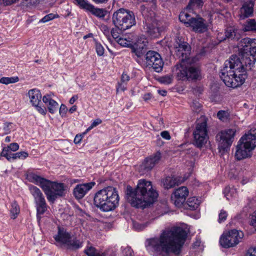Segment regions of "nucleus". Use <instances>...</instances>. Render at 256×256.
I'll return each mask as SVG.
<instances>
[{
  "label": "nucleus",
  "instance_id": "338daca9",
  "mask_svg": "<svg viewBox=\"0 0 256 256\" xmlns=\"http://www.w3.org/2000/svg\"><path fill=\"white\" fill-rule=\"evenodd\" d=\"M192 106L195 109L196 112H197L200 110L201 108V104L198 102H194Z\"/></svg>",
  "mask_w": 256,
  "mask_h": 256
},
{
  "label": "nucleus",
  "instance_id": "69168bd1",
  "mask_svg": "<svg viewBox=\"0 0 256 256\" xmlns=\"http://www.w3.org/2000/svg\"><path fill=\"white\" fill-rule=\"evenodd\" d=\"M132 250L130 248H126L124 250V256H131Z\"/></svg>",
  "mask_w": 256,
  "mask_h": 256
},
{
  "label": "nucleus",
  "instance_id": "864d4df0",
  "mask_svg": "<svg viewBox=\"0 0 256 256\" xmlns=\"http://www.w3.org/2000/svg\"><path fill=\"white\" fill-rule=\"evenodd\" d=\"M160 136L162 138L166 140H170L171 138V136H170L169 132L166 130H164L161 132Z\"/></svg>",
  "mask_w": 256,
  "mask_h": 256
},
{
  "label": "nucleus",
  "instance_id": "20e7f679",
  "mask_svg": "<svg viewBox=\"0 0 256 256\" xmlns=\"http://www.w3.org/2000/svg\"><path fill=\"white\" fill-rule=\"evenodd\" d=\"M119 200L118 192L112 187H108L98 191L94 198L95 206L105 212L114 210L118 206Z\"/></svg>",
  "mask_w": 256,
  "mask_h": 256
},
{
  "label": "nucleus",
  "instance_id": "9d476101",
  "mask_svg": "<svg viewBox=\"0 0 256 256\" xmlns=\"http://www.w3.org/2000/svg\"><path fill=\"white\" fill-rule=\"evenodd\" d=\"M236 130L234 128H228L219 132L216 136L218 142V148L220 152L224 154L227 152L234 141Z\"/></svg>",
  "mask_w": 256,
  "mask_h": 256
},
{
  "label": "nucleus",
  "instance_id": "5fc2aeb1",
  "mask_svg": "<svg viewBox=\"0 0 256 256\" xmlns=\"http://www.w3.org/2000/svg\"><path fill=\"white\" fill-rule=\"evenodd\" d=\"M8 146L12 152H16L19 148V146L16 142L11 143Z\"/></svg>",
  "mask_w": 256,
  "mask_h": 256
},
{
  "label": "nucleus",
  "instance_id": "680f3d73",
  "mask_svg": "<svg viewBox=\"0 0 256 256\" xmlns=\"http://www.w3.org/2000/svg\"><path fill=\"white\" fill-rule=\"evenodd\" d=\"M82 135L81 134H76L74 138V142L76 144H78L81 142L82 139Z\"/></svg>",
  "mask_w": 256,
  "mask_h": 256
},
{
  "label": "nucleus",
  "instance_id": "2f4dec72",
  "mask_svg": "<svg viewBox=\"0 0 256 256\" xmlns=\"http://www.w3.org/2000/svg\"><path fill=\"white\" fill-rule=\"evenodd\" d=\"M88 256H105L104 253L100 254L98 250L92 246H88L84 250Z\"/></svg>",
  "mask_w": 256,
  "mask_h": 256
},
{
  "label": "nucleus",
  "instance_id": "9b49d317",
  "mask_svg": "<svg viewBox=\"0 0 256 256\" xmlns=\"http://www.w3.org/2000/svg\"><path fill=\"white\" fill-rule=\"evenodd\" d=\"M244 236L242 232L233 229L223 234L220 238V243L224 248L234 247L241 241Z\"/></svg>",
  "mask_w": 256,
  "mask_h": 256
},
{
  "label": "nucleus",
  "instance_id": "f257e3e1",
  "mask_svg": "<svg viewBox=\"0 0 256 256\" xmlns=\"http://www.w3.org/2000/svg\"><path fill=\"white\" fill-rule=\"evenodd\" d=\"M240 60L232 55L226 60L221 70L220 77L228 87L236 88L242 85L246 78V67L252 66L256 60V39L246 38L240 43Z\"/></svg>",
  "mask_w": 256,
  "mask_h": 256
},
{
  "label": "nucleus",
  "instance_id": "ddd939ff",
  "mask_svg": "<svg viewBox=\"0 0 256 256\" xmlns=\"http://www.w3.org/2000/svg\"><path fill=\"white\" fill-rule=\"evenodd\" d=\"M146 66L152 68L157 72H160L163 68L164 62L160 55L157 52L149 50L145 56Z\"/></svg>",
  "mask_w": 256,
  "mask_h": 256
},
{
  "label": "nucleus",
  "instance_id": "412c9836",
  "mask_svg": "<svg viewBox=\"0 0 256 256\" xmlns=\"http://www.w3.org/2000/svg\"><path fill=\"white\" fill-rule=\"evenodd\" d=\"M54 238L57 242V246H66L70 238V234L64 228L58 227V234L54 236Z\"/></svg>",
  "mask_w": 256,
  "mask_h": 256
},
{
  "label": "nucleus",
  "instance_id": "3c124183",
  "mask_svg": "<svg viewBox=\"0 0 256 256\" xmlns=\"http://www.w3.org/2000/svg\"><path fill=\"white\" fill-rule=\"evenodd\" d=\"M202 0H190L188 6H200L202 5Z\"/></svg>",
  "mask_w": 256,
  "mask_h": 256
},
{
  "label": "nucleus",
  "instance_id": "37998d69",
  "mask_svg": "<svg viewBox=\"0 0 256 256\" xmlns=\"http://www.w3.org/2000/svg\"><path fill=\"white\" fill-rule=\"evenodd\" d=\"M172 76L166 75L160 78V82L164 84H168L172 83Z\"/></svg>",
  "mask_w": 256,
  "mask_h": 256
},
{
  "label": "nucleus",
  "instance_id": "13d9d810",
  "mask_svg": "<svg viewBox=\"0 0 256 256\" xmlns=\"http://www.w3.org/2000/svg\"><path fill=\"white\" fill-rule=\"evenodd\" d=\"M250 224L255 228L256 230V212H254L252 216Z\"/></svg>",
  "mask_w": 256,
  "mask_h": 256
},
{
  "label": "nucleus",
  "instance_id": "e2e57ef3",
  "mask_svg": "<svg viewBox=\"0 0 256 256\" xmlns=\"http://www.w3.org/2000/svg\"><path fill=\"white\" fill-rule=\"evenodd\" d=\"M130 80V77L129 76L124 73H123L122 78H121V81L123 82H126Z\"/></svg>",
  "mask_w": 256,
  "mask_h": 256
},
{
  "label": "nucleus",
  "instance_id": "de8ad7c7",
  "mask_svg": "<svg viewBox=\"0 0 256 256\" xmlns=\"http://www.w3.org/2000/svg\"><path fill=\"white\" fill-rule=\"evenodd\" d=\"M37 2V0H23L22 2V5L24 6L28 7L35 5Z\"/></svg>",
  "mask_w": 256,
  "mask_h": 256
},
{
  "label": "nucleus",
  "instance_id": "39448f33",
  "mask_svg": "<svg viewBox=\"0 0 256 256\" xmlns=\"http://www.w3.org/2000/svg\"><path fill=\"white\" fill-rule=\"evenodd\" d=\"M32 178H34L35 184L42 188L50 203H54L58 198L66 195V186L64 183L52 182L44 177Z\"/></svg>",
  "mask_w": 256,
  "mask_h": 256
},
{
  "label": "nucleus",
  "instance_id": "72a5a7b5",
  "mask_svg": "<svg viewBox=\"0 0 256 256\" xmlns=\"http://www.w3.org/2000/svg\"><path fill=\"white\" fill-rule=\"evenodd\" d=\"M10 210L11 218L15 219L20 212V208L16 202L14 201L12 203Z\"/></svg>",
  "mask_w": 256,
  "mask_h": 256
},
{
  "label": "nucleus",
  "instance_id": "5701e85b",
  "mask_svg": "<svg viewBox=\"0 0 256 256\" xmlns=\"http://www.w3.org/2000/svg\"><path fill=\"white\" fill-rule=\"evenodd\" d=\"M254 4L251 2H245L240 10L239 16L241 19H244L252 16L254 12Z\"/></svg>",
  "mask_w": 256,
  "mask_h": 256
},
{
  "label": "nucleus",
  "instance_id": "f03ea898",
  "mask_svg": "<svg viewBox=\"0 0 256 256\" xmlns=\"http://www.w3.org/2000/svg\"><path fill=\"white\" fill-rule=\"evenodd\" d=\"M186 230L180 227H173L163 230L159 238L148 240V246L154 251L180 254L187 238Z\"/></svg>",
  "mask_w": 256,
  "mask_h": 256
},
{
  "label": "nucleus",
  "instance_id": "c756f323",
  "mask_svg": "<svg viewBox=\"0 0 256 256\" xmlns=\"http://www.w3.org/2000/svg\"><path fill=\"white\" fill-rule=\"evenodd\" d=\"M134 36H132L130 38L128 36H126L124 38H120L116 40L118 43L122 46L125 47H131L134 44Z\"/></svg>",
  "mask_w": 256,
  "mask_h": 256
},
{
  "label": "nucleus",
  "instance_id": "603ef678",
  "mask_svg": "<svg viewBox=\"0 0 256 256\" xmlns=\"http://www.w3.org/2000/svg\"><path fill=\"white\" fill-rule=\"evenodd\" d=\"M110 33L112 38L115 40H118V38H120L119 33L118 32V31L116 28H112L111 30Z\"/></svg>",
  "mask_w": 256,
  "mask_h": 256
},
{
  "label": "nucleus",
  "instance_id": "aec40b11",
  "mask_svg": "<svg viewBox=\"0 0 256 256\" xmlns=\"http://www.w3.org/2000/svg\"><path fill=\"white\" fill-rule=\"evenodd\" d=\"M240 140L252 150H254L256 147V130H250Z\"/></svg>",
  "mask_w": 256,
  "mask_h": 256
},
{
  "label": "nucleus",
  "instance_id": "4468645a",
  "mask_svg": "<svg viewBox=\"0 0 256 256\" xmlns=\"http://www.w3.org/2000/svg\"><path fill=\"white\" fill-rule=\"evenodd\" d=\"M28 96L32 106L36 108L39 113L45 115L46 113V108L44 106H40V102L42 99V94L40 91L36 88L30 90L28 93Z\"/></svg>",
  "mask_w": 256,
  "mask_h": 256
},
{
  "label": "nucleus",
  "instance_id": "7ed1b4c3",
  "mask_svg": "<svg viewBox=\"0 0 256 256\" xmlns=\"http://www.w3.org/2000/svg\"><path fill=\"white\" fill-rule=\"evenodd\" d=\"M128 202L134 207L144 208L153 204L157 199L158 193L150 181L142 179L138 180L133 188L128 186L126 191Z\"/></svg>",
  "mask_w": 256,
  "mask_h": 256
},
{
  "label": "nucleus",
  "instance_id": "c85d7f7f",
  "mask_svg": "<svg viewBox=\"0 0 256 256\" xmlns=\"http://www.w3.org/2000/svg\"><path fill=\"white\" fill-rule=\"evenodd\" d=\"M86 10L90 12L92 14L100 18H104L106 14V11L104 9L95 8L91 4L89 6Z\"/></svg>",
  "mask_w": 256,
  "mask_h": 256
},
{
  "label": "nucleus",
  "instance_id": "ea45409f",
  "mask_svg": "<svg viewBox=\"0 0 256 256\" xmlns=\"http://www.w3.org/2000/svg\"><path fill=\"white\" fill-rule=\"evenodd\" d=\"M13 128V124L10 122H5L3 124L2 130L4 134H8L10 133L12 129Z\"/></svg>",
  "mask_w": 256,
  "mask_h": 256
},
{
  "label": "nucleus",
  "instance_id": "09e8293b",
  "mask_svg": "<svg viewBox=\"0 0 256 256\" xmlns=\"http://www.w3.org/2000/svg\"><path fill=\"white\" fill-rule=\"evenodd\" d=\"M184 44H188L186 42H185L182 40V39H180L178 38L176 40V44H175V48L176 50V51L178 50V49H180V48H182V45H183Z\"/></svg>",
  "mask_w": 256,
  "mask_h": 256
},
{
  "label": "nucleus",
  "instance_id": "0eeeda50",
  "mask_svg": "<svg viewBox=\"0 0 256 256\" xmlns=\"http://www.w3.org/2000/svg\"><path fill=\"white\" fill-rule=\"evenodd\" d=\"M142 14L144 18L143 29L144 32L152 37L158 36L164 30L163 27L156 21V14L148 6H144Z\"/></svg>",
  "mask_w": 256,
  "mask_h": 256
},
{
  "label": "nucleus",
  "instance_id": "f704fd0d",
  "mask_svg": "<svg viewBox=\"0 0 256 256\" xmlns=\"http://www.w3.org/2000/svg\"><path fill=\"white\" fill-rule=\"evenodd\" d=\"M244 30L246 32H256V22L254 20L251 19L248 20L244 25Z\"/></svg>",
  "mask_w": 256,
  "mask_h": 256
},
{
  "label": "nucleus",
  "instance_id": "0e129e2a",
  "mask_svg": "<svg viewBox=\"0 0 256 256\" xmlns=\"http://www.w3.org/2000/svg\"><path fill=\"white\" fill-rule=\"evenodd\" d=\"M136 42H140V44H148L147 40L144 36L138 38Z\"/></svg>",
  "mask_w": 256,
  "mask_h": 256
},
{
  "label": "nucleus",
  "instance_id": "49530a36",
  "mask_svg": "<svg viewBox=\"0 0 256 256\" xmlns=\"http://www.w3.org/2000/svg\"><path fill=\"white\" fill-rule=\"evenodd\" d=\"M25 176H40V173L37 170L30 168L26 172Z\"/></svg>",
  "mask_w": 256,
  "mask_h": 256
},
{
  "label": "nucleus",
  "instance_id": "6e6d98bb",
  "mask_svg": "<svg viewBox=\"0 0 256 256\" xmlns=\"http://www.w3.org/2000/svg\"><path fill=\"white\" fill-rule=\"evenodd\" d=\"M67 110V108L64 104H61L59 110L60 115L62 116H64L66 114Z\"/></svg>",
  "mask_w": 256,
  "mask_h": 256
},
{
  "label": "nucleus",
  "instance_id": "c9c22d12",
  "mask_svg": "<svg viewBox=\"0 0 256 256\" xmlns=\"http://www.w3.org/2000/svg\"><path fill=\"white\" fill-rule=\"evenodd\" d=\"M217 116L221 121L226 122L230 118V114L228 111L220 110L217 114Z\"/></svg>",
  "mask_w": 256,
  "mask_h": 256
},
{
  "label": "nucleus",
  "instance_id": "cd10ccee",
  "mask_svg": "<svg viewBox=\"0 0 256 256\" xmlns=\"http://www.w3.org/2000/svg\"><path fill=\"white\" fill-rule=\"evenodd\" d=\"M146 46L147 44L136 42L132 44V50L138 57H140L144 52Z\"/></svg>",
  "mask_w": 256,
  "mask_h": 256
},
{
  "label": "nucleus",
  "instance_id": "4d7b16f0",
  "mask_svg": "<svg viewBox=\"0 0 256 256\" xmlns=\"http://www.w3.org/2000/svg\"><path fill=\"white\" fill-rule=\"evenodd\" d=\"M246 256H256V248H252L248 250Z\"/></svg>",
  "mask_w": 256,
  "mask_h": 256
},
{
  "label": "nucleus",
  "instance_id": "b1692460",
  "mask_svg": "<svg viewBox=\"0 0 256 256\" xmlns=\"http://www.w3.org/2000/svg\"><path fill=\"white\" fill-rule=\"evenodd\" d=\"M43 102L46 104L48 112L51 114H54L58 110V103L52 100L50 95H46L43 96Z\"/></svg>",
  "mask_w": 256,
  "mask_h": 256
},
{
  "label": "nucleus",
  "instance_id": "393cba45",
  "mask_svg": "<svg viewBox=\"0 0 256 256\" xmlns=\"http://www.w3.org/2000/svg\"><path fill=\"white\" fill-rule=\"evenodd\" d=\"M200 201L197 198H190L186 203L183 204L185 208L193 210H196L200 206Z\"/></svg>",
  "mask_w": 256,
  "mask_h": 256
},
{
  "label": "nucleus",
  "instance_id": "a19ab883",
  "mask_svg": "<svg viewBox=\"0 0 256 256\" xmlns=\"http://www.w3.org/2000/svg\"><path fill=\"white\" fill-rule=\"evenodd\" d=\"M58 17V15L57 14H50L46 16H45L44 18H42L40 20V22H46L50 20H52L55 18H57Z\"/></svg>",
  "mask_w": 256,
  "mask_h": 256
},
{
  "label": "nucleus",
  "instance_id": "c03bdc74",
  "mask_svg": "<svg viewBox=\"0 0 256 256\" xmlns=\"http://www.w3.org/2000/svg\"><path fill=\"white\" fill-rule=\"evenodd\" d=\"M82 8L87 10L90 4L88 1L85 0H74Z\"/></svg>",
  "mask_w": 256,
  "mask_h": 256
},
{
  "label": "nucleus",
  "instance_id": "dca6fc26",
  "mask_svg": "<svg viewBox=\"0 0 256 256\" xmlns=\"http://www.w3.org/2000/svg\"><path fill=\"white\" fill-rule=\"evenodd\" d=\"M161 158L160 152H156L154 156L147 158L140 166V174H144L150 170L160 161Z\"/></svg>",
  "mask_w": 256,
  "mask_h": 256
},
{
  "label": "nucleus",
  "instance_id": "4be33fe9",
  "mask_svg": "<svg viewBox=\"0 0 256 256\" xmlns=\"http://www.w3.org/2000/svg\"><path fill=\"white\" fill-rule=\"evenodd\" d=\"M165 177L162 180V184L166 189L172 188L180 184L184 180V177Z\"/></svg>",
  "mask_w": 256,
  "mask_h": 256
},
{
  "label": "nucleus",
  "instance_id": "423d86ee",
  "mask_svg": "<svg viewBox=\"0 0 256 256\" xmlns=\"http://www.w3.org/2000/svg\"><path fill=\"white\" fill-rule=\"evenodd\" d=\"M112 21L116 28L122 31L130 29L136 24L134 12L124 8L114 12Z\"/></svg>",
  "mask_w": 256,
  "mask_h": 256
},
{
  "label": "nucleus",
  "instance_id": "2eb2a0df",
  "mask_svg": "<svg viewBox=\"0 0 256 256\" xmlns=\"http://www.w3.org/2000/svg\"><path fill=\"white\" fill-rule=\"evenodd\" d=\"M188 193V190L186 187L181 186L176 190L172 195L171 200L176 206L180 208L185 202Z\"/></svg>",
  "mask_w": 256,
  "mask_h": 256
},
{
  "label": "nucleus",
  "instance_id": "58836bf2",
  "mask_svg": "<svg viewBox=\"0 0 256 256\" xmlns=\"http://www.w3.org/2000/svg\"><path fill=\"white\" fill-rule=\"evenodd\" d=\"M28 153L26 152H20L12 154V160L22 159L24 160L28 156Z\"/></svg>",
  "mask_w": 256,
  "mask_h": 256
},
{
  "label": "nucleus",
  "instance_id": "7c9ffc66",
  "mask_svg": "<svg viewBox=\"0 0 256 256\" xmlns=\"http://www.w3.org/2000/svg\"><path fill=\"white\" fill-rule=\"evenodd\" d=\"M182 48L178 49L176 52L177 54L181 56L183 58H186L188 55L190 54V46L188 44H184Z\"/></svg>",
  "mask_w": 256,
  "mask_h": 256
},
{
  "label": "nucleus",
  "instance_id": "bf43d9fd",
  "mask_svg": "<svg viewBox=\"0 0 256 256\" xmlns=\"http://www.w3.org/2000/svg\"><path fill=\"white\" fill-rule=\"evenodd\" d=\"M234 179H236L237 177H234ZM238 180L240 181V182L242 185L245 184L249 181L248 177H238Z\"/></svg>",
  "mask_w": 256,
  "mask_h": 256
},
{
  "label": "nucleus",
  "instance_id": "1a4fd4ad",
  "mask_svg": "<svg viewBox=\"0 0 256 256\" xmlns=\"http://www.w3.org/2000/svg\"><path fill=\"white\" fill-rule=\"evenodd\" d=\"M178 80H198L200 78V70L194 66H186L184 64H176L174 68Z\"/></svg>",
  "mask_w": 256,
  "mask_h": 256
},
{
  "label": "nucleus",
  "instance_id": "a211bd4d",
  "mask_svg": "<svg viewBox=\"0 0 256 256\" xmlns=\"http://www.w3.org/2000/svg\"><path fill=\"white\" fill-rule=\"evenodd\" d=\"M194 32L202 34L208 30V24L207 21L201 17H196L192 22L190 26Z\"/></svg>",
  "mask_w": 256,
  "mask_h": 256
},
{
  "label": "nucleus",
  "instance_id": "774afa93",
  "mask_svg": "<svg viewBox=\"0 0 256 256\" xmlns=\"http://www.w3.org/2000/svg\"><path fill=\"white\" fill-rule=\"evenodd\" d=\"M144 2H150V7L154 8L156 7V0H143Z\"/></svg>",
  "mask_w": 256,
  "mask_h": 256
},
{
  "label": "nucleus",
  "instance_id": "bb28decb",
  "mask_svg": "<svg viewBox=\"0 0 256 256\" xmlns=\"http://www.w3.org/2000/svg\"><path fill=\"white\" fill-rule=\"evenodd\" d=\"M225 37L222 39V40H226V39H237L238 37V30L233 26H230L226 28L224 32Z\"/></svg>",
  "mask_w": 256,
  "mask_h": 256
},
{
  "label": "nucleus",
  "instance_id": "a878e982",
  "mask_svg": "<svg viewBox=\"0 0 256 256\" xmlns=\"http://www.w3.org/2000/svg\"><path fill=\"white\" fill-rule=\"evenodd\" d=\"M195 18L192 16L188 13V10H186L180 14L179 19L180 20L184 23L187 27L190 26L192 22L194 19Z\"/></svg>",
  "mask_w": 256,
  "mask_h": 256
},
{
  "label": "nucleus",
  "instance_id": "4c0bfd02",
  "mask_svg": "<svg viewBox=\"0 0 256 256\" xmlns=\"http://www.w3.org/2000/svg\"><path fill=\"white\" fill-rule=\"evenodd\" d=\"M19 78L18 76L13 77H2L1 78V84H14L18 82Z\"/></svg>",
  "mask_w": 256,
  "mask_h": 256
},
{
  "label": "nucleus",
  "instance_id": "6e6552de",
  "mask_svg": "<svg viewBox=\"0 0 256 256\" xmlns=\"http://www.w3.org/2000/svg\"><path fill=\"white\" fill-rule=\"evenodd\" d=\"M193 143L197 148H202L208 139L207 127V120L202 116L198 120L196 128L193 132Z\"/></svg>",
  "mask_w": 256,
  "mask_h": 256
},
{
  "label": "nucleus",
  "instance_id": "f8f14e48",
  "mask_svg": "<svg viewBox=\"0 0 256 256\" xmlns=\"http://www.w3.org/2000/svg\"><path fill=\"white\" fill-rule=\"evenodd\" d=\"M31 194L34 198L37 212V218L40 220V215L43 214L47 210L46 204L44 197L40 190L36 186H31L30 187Z\"/></svg>",
  "mask_w": 256,
  "mask_h": 256
},
{
  "label": "nucleus",
  "instance_id": "473e14b6",
  "mask_svg": "<svg viewBox=\"0 0 256 256\" xmlns=\"http://www.w3.org/2000/svg\"><path fill=\"white\" fill-rule=\"evenodd\" d=\"M66 246L69 248L78 249L82 246V242L76 238L72 240L70 238Z\"/></svg>",
  "mask_w": 256,
  "mask_h": 256
},
{
  "label": "nucleus",
  "instance_id": "8fccbe9b",
  "mask_svg": "<svg viewBox=\"0 0 256 256\" xmlns=\"http://www.w3.org/2000/svg\"><path fill=\"white\" fill-rule=\"evenodd\" d=\"M102 122V120L100 118H96L94 120V122L92 123L90 127L87 129V130H90L94 128L98 124H100Z\"/></svg>",
  "mask_w": 256,
  "mask_h": 256
},
{
  "label": "nucleus",
  "instance_id": "a18cd8bd",
  "mask_svg": "<svg viewBox=\"0 0 256 256\" xmlns=\"http://www.w3.org/2000/svg\"><path fill=\"white\" fill-rule=\"evenodd\" d=\"M96 50L98 55L99 56H102L104 54V48L102 44L99 42H96Z\"/></svg>",
  "mask_w": 256,
  "mask_h": 256
},
{
  "label": "nucleus",
  "instance_id": "052dcab7",
  "mask_svg": "<svg viewBox=\"0 0 256 256\" xmlns=\"http://www.w3.org/2000/svg\"><path fill=\"white\" fill-rule=\"evenodd\" d=\"M101 30L106 36L109 35L110 30L108 26H106V25H102L101 26Z\"/></svg>",
  "mask_w": 256,
  "mask_h": 256
},
{
  "label": "nucleus",
  "instance_id": "6ab92c4d",
  "mask_svg": "<svg viewBox=\"0 0 256 256\" xmlns=\"http://www.w3.org/2000/svg\"><path fill=\"white\" fill-rule=\"evenodd\" d=\"M252 150L246 146L240 140H238L236 146L235 158L238 160H242L250 156Z\"/></svg>",
  "mask_w": 256,
  "mask_h": 256
},
{
  "label": "nucleus",
  "instance_id": "79ce46f5",
  "mask_svg": "<svg viewBox=\"0 0 256 256\" xmlns=\"http://www.w3.org/2000/svg\"><path fill=\"white\" fill-rule=\"evenodd\" d=\"M228 216V212L226 210H222L218 214V222L220 224L224 222L226 220Z\"/></svg>",
  "mask_w": 256,
  "mask_h": 256
},
{
  "label": "nucleus",
  "instance_id": "f3484780",
  "mask_svg": "<svg viewBox=\"0 0 256 256\" xmlns=\"http://www.w3.org/2000/svg\"><path fill=\"white\" fill-rule=\"evenodd\" d=\"M95 184L94 182L77 184L73 190L74 196L77 200L82 198Z\"/></svg>",
  "mask_w": 256,
  "mask_h": 256
},
{
  "label": "nucleus",
  "instance_id": "e433bc0d",
  "mask_svg": "<svg viewBox=\"0 0 256 256\" xmlns=\"http://www.w3.org/2000/svg\"><path fill=\"white\" fill-rule=\"evenodd\" d=\"M12 152L8 148V146L3 148L2 151L1 152V156H4L8 160H12V154L14 153H12Z\"/></svg>",
  "mask_w": 256,
  "mask_h": 256
}]
</instances>
